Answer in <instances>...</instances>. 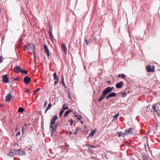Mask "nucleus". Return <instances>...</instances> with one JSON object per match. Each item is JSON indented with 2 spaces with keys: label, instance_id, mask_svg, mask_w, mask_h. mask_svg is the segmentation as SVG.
Listing matches in <instances>:
<instances>
[{
  "label": "nucleus",
  "instance_id": "f257e3e1",
  "mask_svg": "<svg viewBox=\"0 0 160 160\" xmlns=\"http://www.w3.org/2000/svg\"><path fill=\"white\" fill-rule=\"evenodd\" d=\"M152 108L155 112L156 113L158 116L160 115V102H158L156 105H153L152 106Z\"/></svg>",
  "mask_w": 160,
  "mask_h": 160
},
{
  "label": "nucleus",
  "instance_id": "f03ea898",
  "mask_svg": "<svg viewBox=\"0 0 160 160\" xmlns=\"http://www.w3.org/2000/svg\"><path fill=\"white\" fill-rule=\"evenodd\" d=\"M96 39V38L95 36H92L90 37L88 41L85 40L86 43L88 45L89 43H92L94 42H95Z\"/></svg>",
  "mask_w": 160,
  "mask_h": 160
},
{
  "label": "nucleus",
  "instance_id": "7ed1b4c3",
  "mask_svg": "<svg viewBox=\"0 0 160 160\" xmlns=\"http://www.w3.org/2000/svg\"><path fill=\"white\" fill-rule=\"evenodd\" d=\"M58 126V124L56 123L55 125H52V127H50V125H49L50 128L52 129L51 136H52L53 133H54L56 131V128H57Z\"/></svg>",
  "mask_w": 160,
  "mask_h": 160
},
{
  "label": "nucleus",
  "instance_id": "20e7f679",
  "mask_svg": "<svg viewBox=\"0 0 160 160\" xmlns=\"http://www.w3.org/2000/svg\"><path fill=\"white\" fill-rule=\"evenodd\" d=\"M58 117L57 115L53 117L51 119V122L50 123V126L52 127V125L54 124L56 121L58 119Z\"/></svg>",
  "mask_w": 160,
  "mask_h": 160
},
{
  "label": "nucleus",
  "instance_id": "39448f33",
  "mask_svg": "<svg viewBox=\"0 0 160 160\" xmlns=\"http://www.w3.org/2000/svg\"><path fill=\"white\" fill-rule=\"evenodd\" d=\"M147 71L148 72H153L155 71L154 66H153L152 67L151 66L148 65L146 67Z\"/></svg>",
  "mask_w": 160,
  "mask_h": 160
},
{
  "label": "nucleus",
  "instance_id": "423d86ee",
  "mask_svg": "<svg viewBox=\"0 0 160 160\" xmlns=\"http://www.w3.org/2000/svg\"><path fill=\"white\" fill-rule=\"evenodd\" d=\"M16 155L22 156L25 154V152L22 150L19 149L16 150Z\"/></svg>",
  "mask_w": 160,
  "mask_h": 160
},
{
  "label": "nucleus",
  "instance_id": "0eeeda50",
  "mask_svg": "<svg viewBox=\"0 0 160 160\" xmlns=\"http://www.w3.org/2000/svg\"><path fill=\"white\" fill-rule=\"evenodd\" d=\"M16 150H10L8 155L11 157H12L15 155H16Z\"/></svg>",
  "mask_w": 160,
  "mask_h": 160
},
{
  "label": "nucleus",
  "instance_id": "6e6552de",
  "mask_svg": "<svg viewBox=\"0 0 160 160\" xmlns=\"http://www.w3.org/2000/svg\"><path fill=\"white\" fill-rule=\"evenodd\" d=\"M27 49L28 50H32L33 52L34 53L35 52L34 50V46L33 44L31 43L28 44V46L27 47Z\"/></svg>",
  "mask_w": 160,
  "mask_h": 160
},
{
  "label": "nucleus",
  "instance_id": "1a4fd4ad",
  "mask_svg": "<svg viewBox=\"0 0 160 160\" xmlns=\"http://www.w3.org/2000/svg\"><path fill=\"white\" fill-rule=\"evenodd\" d=\"M117 95V94L116 93L114 92H112L109 93L108 95L106 96V99H108L109 98H110L111 97H115Z\"/></svg>",
  "mask_w": 160,
  "mask_h": 160
},
{
  "label": "nucleus",
  "instance_id": "9d476101",
  "mask_svg": "<svg viewBox=\"0 0 160 160\" xmlns=\"http://www.w3.org/2000/svg\"><path fill=\"white\" fill-rule=\"evenodd\" d=\"M112 91L110 89L109 87H107L102 91V92L106 95L110 93Z\"/></svg>",
  "mask_w": 160,
  "mask_h": 160
},
{
  "label": "nucleus",
  "instance_id": "9b49d317",
  "mask_svg": "<svg viewBox=\"0 0 160 160\" xmlns=\"http://www.w3.org/2000/svg\"><path fill=\"white\" fill-rule=\"evenodd\" d=\"M44 48L45 51V52L46 53L47 56L49 57L50 56V54L49 52V50L46 44H45L44 45Z\"/></svg>",
  "mask_w": 160,
  "mask_h": 160
},
{
  "label": "nucleus",
  "instance_id": "f8f14e48",
  "mask_svg": "<svg viewBox=\"0 0 160 160\" xmlns=\"http://www.w3.org/2000/svg\"><path fill=\"white\" fill-rule=\"evenodd\" d=\"M133 128H129L128 129V130L126 129L125 130V133H126V134H128L129 133L131 134H132L134 133V132L133 131Z\"/></svg>",
  "mask_w": 160,
  "mask_h": 160
},
{
  "label": "nucleus",
  "instance_id": "ddd939ff",
  "mask_svg": "<svg viewBox=\"0 0 160 160\" xmlns=\"http://www.w3.org/2000/svg\"><path fill=\"white\" fill-rule=\"evenodd\" d=\"M31 78L28 76H26L23 79L24 82L26 84L29 83L31 81Z\"/></svg>",
  "mask_w": 160,
  "mask_h": 160
},
{
  "label": "nucleus",
  "instance_id": "4468645a",
  "mask_svg": "<svg viewBox=\"0 0 160 160\" xmlns=\"http://www.w3.org/2000/svg\"><path fill=\"white\" fill-rule=\"evenodd\" d=\"M123 82L122 81L117 83L115 85L116 87L117 88H122V85L123 84Z\"/></svg>",
  "mask_w": 160,
  "mask_h": 160
},
{
  "label": "nucleus",
  "instance_id": "2eb2a0df",
  "mask_svg": "<svg viewBox=\"0 0 160 160\" xmlns=\"http://www.w3.org/2000/svg\"><path fill=\"white\" fill-rule=\"evenodd\" d=\"M3 82L5 83H7L8 82L9 80L8 78V76L7 75H5L2 78Z\"/></svg>",
  "mask_w": 160,
  "mask_h": 160
},
{
  "label": "nucleus",
  "instance_id": "dca6fc26",
  "mask_svg": "<svg viewBox=\"0 0 160 160\" xmlns=\"http://www.w3.org/2000/svg\"><path fill=\"white\" fill-rule=\"evenodd\" d=\"M106 95L102 92V95L98 99V102H101L106 97Z\"/></svg>",
  "mask_w": 160,
  "mask_h": 160
},
{
  "label": "nucleus",
  "instance_id": "f3484780",
  "mask_svg": "<svg viewBox=\"0 0 160 160\" xmlns=\"http://www.w3.org/2000/svg\"><path fill=\"white\" fill-rule=\"evenodd\" d=\"M13 70L14 72L18 73L21 71V68L19 66H17L16 67H14Z\"/></svg>",
  "mask_w": 160,
  "mask_h": 160
},
{
  "label": "nucleus",
  "instance_id": "a211bd4d",
  "mask_svg": "<svg viewBox=\"0 0 160 160\" xmlns=\"http://www.w3.org/2000/svg\"><path fill=\"white\" fill-rule=\"evenodd\" d=\"M117 133L118 134V136L119 137H122L123 138L124 137L125 135H126V133H125V132L124 133H123L122 132H117Z\"/></svg>",
  "mask_w": 160,
  "mask_h": 160
},
{
  "label": "nucleus",
  "instance_id": "6ab92c4d",
  "mask_svg": "<svg viewBox=\"0 0 160 160\" xmlns=\"http://www.w3.org/2000/svg\"><path fill=\"white\" fill-rule=\"evenodd\" d=\"M96 131V129H95L94 130H92L90 134H89V135L88 136H87V139L89 137H92L95 134Z\"/></svg>",
  "mask_w": 160,
  "mask_h": 160
},
{
  "label": "nucleus",
  "instance_id": "aec40b11",
  "mask_svg": "<svg viewBox=\"0 0 160 160\" xmlns=\"http://www.w3.org/2000/svg\"><path fill=\"white\" fill-rule=\"evenodd\" d=\"M61 48L63 50L65 53L66 54L67 51V48L66 45L64 43H62L61 45Z\"/></svg>",
  "mask_w": 160,
  "mask_h": 160
},
{
  "label": "nucleus",
  "instance_id": "412c9836",
  "mask_svg": "<svg viewBox=\"0 0 160 160\" xmlns=\"http://www.w3.org/2000/svg\"><path fill=\"white\" fill-rule=\"evenodd\" d=\"M61 83H62V85H63V86L65 88H67V87L66 86L65 84L64 83V78L63 76V75L62 76V79H61Z\"/></svg>",
  "mask_w": 160,
  "mask_h": 160
},
{
  "label": "nucleus",
  "instance_id": "4be33fe9",
  "mask_svg": "<svg viewBox=\"0 0 160 160\" xmlns=\"http://www.w3.org/2000/svg\"><path fill=\"white\" fill-rule=\"evenodd\" d=\"M141 157L142 160H148L147 156L145 154H142L141 155Z\"/></svg>",
  "mask_w": 160,
  "mask_h": 160
},
{
  "label": "nucleus",
  "instance_id": "5701e85b",
  "mask_svg": "<svg viewBox=\"0 0 160 160\" xmlns=\"http://www.w3.org/2000/svg\"><path fill=\"white\" fill-rule=\"evenodd\" d=\"M11 97V94H9L6 97V99L8 102H9L10 101Z\"/></svg>",
  "mask_w": 160,
  "mask_h": 160
},
{
  "label": "nucleus",
  "instance_id": "b1692460",
  "mask_svg": "<svg viewBox=\"0 0 160 160\" xmlns=\"http://www.w3.org/2000/svg\"><path fill=\"white\" fill-rule=\"evenodd\" d=\"M51 107V104L50 103L48 104V107L47 108L46 111L45 112V113H46V112H47V111L49 109H50Z\"/></svg>",
  "mask_w": 160,
  "mask_h": 160
},
{
  "label": "nucleus",
  "instance_id": "393cba45",
  "mask_svg": "<svg viewBox=\"0 0 160 160\" xmlns=\"http://www.w3.org/2000/svg\"><path fill=\"white\" fill-rule=\"evenodd\" d=\"M48 33L50 39L52 41L53 36L52 34V32H48Z\"/></svg>",
  "mask_w": 160,
  "mask_h": 160
},
{
  "label": "nucleus",
  "instance_id": "a878e982",
  "mask_svg": "<svg viewBox=\"0 0 160 160\" xmlns=\"http://www.w3.org/2000/svg\"><path fill=\"white\" fill-rule=\"evenodd\" d=\"M65 103H64L63 105V106L62 107V109L63 110H64V111H65V110H67L68 109V107H65Z\"/></svg>",
  "mask_w": 160,
  "mask_h": 160
},
{
  "label": "nucleus",
  "instance_id": "bb28decb",
  "mask_svg": "<svg viewBox=\"0 0 160 160\" xmlns=\"http://www.w3.org/2000/svg\"><path fill=\"white\" fill-rule=\"evenodd\" d=\"M74 116L76 117H77L78 118L77 119L79 120H80V119L82 118V116H81V115H74Z\"/></svg>",
  "mask_w": 160,
  "mask_h": 160
},
{
  "label": "nucleus",
  "instance_id": "cd10ccee",
  "mask_svg": "<svg viewBox=\"0 0 160 160\" xmlns=\"http://www.w3.org/2000/svg\"><path fill=\"white\" fill-rule=\"evenodd\" d=\"M119 115V113H117V114H116L115 116H113L114 119L112 120V121H114V119H117L118 118V116Z\"/></svg>",
  "mask_w": 160,
  "mask_h": 160
},
{
  "label": "nucleus",
  "instance_id": "c85d7f7f",
  "mask_svg": "<svg viewBox=\"0 0 160 160\" xmlns=\"http://www.w3.org/2000/svg\"><path fill=\"white\" fill-rule=\"evenodd\" d=\"M69 112L67 111L64 113L63 117L64 118H66L68 117V114H69Z\"/></svg>",
  "mask_w": 160,
  "mask_h": 160
},
{
  "label": "nucleus",
  "instance_id": "c756f323",
  "mask_svg": "<svg viewBox=\"0 0 160 160\" xmlns=\"http://www.w3.org/2000/svg\"><path fill=\"white\" fill-rule=\"evenodd\" d=\"M24 111L23 108L21 107H19L18 109V111L19 112H22Z\"/></svg>",
  "mask_w": 160,
  "mask_h": 160
},
{
  "label": "nucleus",
  "instance_id": "7c9ffc66",
  "mask_svg": "<svg viewBox=\"0 0 160 160\" xmlns=\"http://www.w3.org/2000/svg\"><path fill=\"white\" fill-rule=\"evenodd\" d=\"M64 112V110H63L62 109L61 110L59 113V116L60 117H61L62 116V114Z\"/></svg>",
  "mask_w": 160,
  "mask_h": 160
},
{
  "label": "nucleus",
  "instance_id": "2f4dec72",
  "mask_svg": "<svg viewBox=\"0 0 160 160\" xmlns=\"http://www.w3.org/2000/svg\"><path fill=\"white\" fill-rule=\"evenodd\" d=\"M120 93L122 94V97L123 98L125 97L126 96V94L125 91L122 93V92H120Z\"/></svg>",
  "mask_w": 160,
  "mask_h": 160
},
{
  "label": "nucleus",
  "instance_id": "473e14b6",
  "mask_svg": "<svg viewBox=\"0 0 160 160\" xmlns=\"http://www.w3.org/2000/svg\"><path fill=\"white\" fill-rule=\"evenodd\" d=\"M121 76V78H124L125 77V75L124 74H120L118 75V77H119Z\"/></svg>",
  "mask_w": 160,
  "mask_h": 160
},
{
  "label": "nucleus",
  "instance_id": "72a5a7b5",
  "mask_svg": "<svg viewBox=\"0 0 160 160\" xmlns=\"http://www.w3.org/2000/svg\"><path fill=\"white\" fill-rule=\"evenodd\" d=\"M40 90V88H37L36 90L33 92V95H34L37 92H38Z\"/></svg>",
  "mask_w": 160,
  "mask_h": 160
},
{
  "label": "nucleus",
  "instance_id": "f704fd0d",
  "mask_svg": "<svg viewBox=\"0 0 160 160\" xmlns=\"http://www.w3.org/2000/svg\"><path fill=\"white\" fill-rule=\"evenodd\" d=\"M49 32H52V28L50 25L49 26Z\"/></svg>",
  "mask_w": 160,
  "mask_h": 160
},
{
  "label": "nucleus",
  "instance_id": "c9c22d12",
  "mask_svg": "<svg viewBox=\"0 0 160 160\" xmlns=\"http://www.w3.org/2000/svg\"><path fill=\"white\" fill-rule=\"evenodd\" d=\"M21 72L22 73H25L26 74H27L28 73V72L26 70H21Z\"/></svg>",
  "mask_w": 160,
  "mask_h": 160
},
{
  "label": "nucleus",
  "instance_id": "e433bc0d",
  "mask_svg": "<svg viewBox=\"0 0 160 160\" xmlns=\"http://www.w3.org/2000/svg\"><path fill=\"white\" fill-rule=\"evenodd\" d=\"M69 122H71V123H70V125L71 126V125H72V124H73V122H74V121H73V120H72V119H71L70 120V121Z\"/></svg>",
  "mask_w": 160,
  "mask_h": 160
},
{
  "label": "nucleus",
  "instance_id": "4c0bfd02",
  "mask_svg": "<svg viewBox=\"0 0 160 160\" xmlns=\"http://www.w3.org/2000/svg\"><path fill=\"white\" fill-rule=\"evenodd\" d=\"M53 78L55 80H59V78L57 76L54 77Z\"/></svg>",
  "mask_w": 160,
  "mask_h": 160
},
{
  "label": "nucleus",
  "instance_id": "58836bf2",
  "mask_svg": "<svg viewBox=\"0 0 160 160\" xmlns=\"http://www.w3.org/2000/svg\"><path fill=\"white\" fill-rule=\"evenodd\" d=\"M94 146H93V145H91L89 147H88V150L89 151H91V150L90 149V148H94Z\"/></svg>",
  "mask_w": 160,
  "mask_h": 160
},
{
  "label": "nucleus",
  "instance_id": "ea45409f",
  "mask_svg": "<svg viewBox=\"0 0 160 160\" xmlns=\"http://www.w3.org/2000/svg\"><path fill=\"white\" fill-rule=\"evenodd\" d=\"M2 61H3V60H2V56H1L0 57V63L2 62Z\"/></svg>",
  "mask_w": 160,
  "mask_h": 160
},
{
  "label": "nucleus",
  "instance_id": "a19ab883",
  "mask_svg": "<svg viewBox=\"0 0 160 160\" xmlns=\"http://www.w3.org/2000/svg\"><path fill=\"white\" fill-rule=\"evenodd\" d=\"M48 103V102L47 101H46L44 103V106L45 107H46V105Z\"/></svg>",
  "mask_w": 160,
  "mask_h": 160
},
{
  "label": "nucleus",
  "instance_id": "79ce46f5",
  "mask_svg": "<svg viewBox=\"0 0 160 160\" xmlns=\"http://www.w3.org/2000/svg\"><path fill=\"white\" fill-rule=\"evenodd\" d=\"M59 80H55V81L54 82V83L55 85H56L58 82Z\"/></svg>",
  "mask_w": 160,
  "mask_h": 160
},
{
  "label": "nucleus",
  "instance_id": "37998d69",
  "mask_svg": "<svg viewBox=\"0 0 160 160\" xmlns=\"http://www.w3.org/2000/svg\"><path fill=\"white\" fill-rule=\"evenodd\" d=\"M30 91V90L28 89H27L26 90V93H29Z\"/></svg>",
  "mask_w": 160,
  "mask_h": 160
},
{
  "label": "nucleus",
  "instance_id": "c03bdc74",
  "mask_svg": "<svg viewBox=\"0 0 160 160\" xmlns=\"http://www.w3.org/2000/svg\"><path fill=\"white\" fill-rule=\"evenodd\" d=\"M109 88H110V90H111V91H112V90L114 89V87H109Z\"/></svg>",
  "mask_w": 160,
  "mask_h": 160
},
{
  "label": "nucleus",
  "instance_id": "a18cd8bd",
  "mask_svg": "<svg viewBox=\"0 0 160 160\" xmlns=\"http://www.w3.org/2000/svg\"><path fill=\"white\" fill-rule=\"evenodd\" d=\"M78 132V130H76L75 132H74L73 133L75 135Z\"/></svg>",
  "mask_w": 160,
  "mask_h": 160
},
{
  "label": "nucleus",
  "instance_id": "49530a36",
  "mask_svg": "<svg viewBox=\"0 0 160 160\" xmlns=\"http://www.w3.org/2000/svg\"><path fill=\"white\" fill-rule=\"evenodd\" d=\"M20 133H20V132H18L16 134V136H18L20 135Z\"/></svg>",
  "mask_w": 160,
  "mask_h": 160
},
{
  "label": "nucleus",
  "instance_id": "de8ad7c7",
  "mask_svg": "<svg viewBox=\"0 0 160 160\" xmlns=\"http://www.w3.org/2000/svg\"><path fill=\"white\" fill-rule=\"evenodd\" d=\"M57 73L56 72H55L53 74V78L56 76H57Z\"/></svg>",
  "mask_w": 160,
  "mask_h": 160
},
{
  "label": "nucleus",
  "instance_id": "09e8293b",
  "mask_svg": "<svg viewBox=\"0 0 160 160\" xmlns=\"http://www.w3.org/2000/svg\"><path fill=\"white\" fill-rule=\"evenodd\" d=\"M89 145L88 144V143H87L85 145H84V147H85V146H88Z\"/></svg>",
  "mask_w": 160,
  "mask_h": 160
},
{
  "label": "nucleus",
  "instance_id": "8fccbe9b",
  "mask_svg": "<svg viewBox=\"0 0 160 160\" xmlns=\"http://www.w3.org/2000/svg\"><path fill=\"white\" fill-rule=\"evenodd\" d=\"M68 111L69 112V113H70V112H71L72 111V110H68Z\"/></svg>",
  "mask_w": 160,
  "mask_h": 160
},
{
  "label": "nucleus",
  "instance_id": "3c124183",
  "mask_svg": "<svg viewBox=\"0 0 160 160\" xmlns=\"http://www.w3.org/2000/svg\"><path fill=\"white\" fill-rule=\"evenodd\" d=\"M107 82L109 84H110L111 83V81H107Z\"/></svg>",
  "mask_w": 160,
  "mask_h": 160
},
{
  "label": "nucleus",
  "instance_id": "603ef678",
  "mask_svg": "<svg viewBox=\"0 0 160 160\" xmlns=\"http://www.w3.org/2000/svg\"><path fill=\"white\" fill-rule=\"evenodd\" d=\"M68 95L69 96H70V93L69 92H68Z\"/></svg>",
  "mask_w": 160,
  "mask_h": 160
},
{
  "label": "nucleus",
  "instance_id": "864d4df0",
  "mask_svg": "<svg viewBox=\"0 0 160 160\" xmlns=\"http://www.w3.org/2000/svg\"><path fill=\"white\" fill-rule=\"evenodd\" d=\"M70 134H72V132H70Z\"/></svg>",
  "mask_w": 160,
  "mask_h": 160
},
{
  "label": "nucleus",
  "instance_id": "5fc2aeb1",
  "mask_svg": "<svg viewBox=\"0 0 160 160\" xmlns=\"http://www.w3.org/2000/svg\"><path fill=\"white\" fill-rule=\"evenodd\" d=\"M81 122L82 124H83V121H81Z\"/></svg>",
  "mask_w": 160,
  "mask_h": 160
},
{
  "label": "nucleus",
  "instance_id": "6e6d98bb",
  "mask_svg": "<svg viewBox=\"0 0 160 160\" xmlns=\"http://www.w3.org/2000/svg\"><path fill=\"white\" fill-rule=\"evenodd\" d=\"M130 92V90H129V91L128 92V93H129Z\"/></svg>",
  "mask_w": 160,
  "mask_h": 160
},
{
  "label": "nucleus",
  "instance_id": "4d7b16f0",
  "mask_svg": "<svg viewBox=\"0 0 160 160\" xmlns=\"http://www.w3.org/2000/svg\"><path fill=\"white\" fill-rule=\"evenodd\" d=\"M78 128H79L78 127H77V128H76L77 130H78Z\"/></svg>",
  "mask_w": 160,
  "mask_h": 160
},
{
  "label": "nucleus",
  "instance_id": "13d9d810",
  "mask_svg": "<svg viewBox=\"0 0 160 160\" xmlns=\"http://www.w3.org/2000/svg\"><path fill=\"white\" fill-rule=\"evenodd\" d=\"M155 130H156V131L157 132V130H158V128H157V129H156H156H155Z\"/></svg>",
  "mask_w": 160,
  "mask_h": 160
},
{
  "label": "nucleus",
  "instance_id": "bf43d9fd",
  "mask_svg": "<svg viewBox=\"0 0 160 160\" xmlns=\"http://www.w3.org/2000/svg\"><path fill=\"white\" fill-rule=\"evenodd\" d=\"M76 114H77V113H75V112H74V114L75 115H76Z\"/></svg>",
  "mask_w": 160,
  "mask_h": 160
},
{
  "label": "nucleus",
  "instance_id": "052dcab7",
  "mask_svg": "<svg viewBox=\"0 0 160 160\" xmlns=\"http://www.w3.org/2000/svg\"><path fill=\"white\" fill-rule=\"evenodd\" d=\"M101 91L100 90H99L98 91V92H100Z\"/></svg>",
  "mask_w": 160,
  "mask_h": 160
},
{
  "label": "nucleus",
  "instance_id": "680f3d73",
  "mask_svg": "<svg viewBox=\"0 0 160 160\" xmlns=\"http://www.w3.org/2000/svg\"><path fill=\"white\" fill-rule=\"evenodd\" d=\"M22 131L23 132V127H22Z\"/></svg>",
  "mask_w": 160,
  "mask_h": 160
},
{
  "label": "nucleus",
  "instance_id": "e2e57ef3",
  "mask_svg": "<svg viewBox=\"0 0 160 160\" xmlns=\"http://www.w3.org/2000/svg\"><path fill=\"white\" fill-rule=\"evenodd\" d=\"M69 98H71V97L70 96H69Z\"/></svg>",
  "mask_w": 160,
  "mask_h": 160
},
{
  "label": "nucleus",
  "instance_id": "0e129e2a",
  "mask_svg": "<svg viewBox=\"0 0 160 160\" xmlns=\"http://www.w3.org/2000/svg\"><path fill=\"white\" fill-rule=\"evenodd\" d=\"M14 80H16V78H14Z\"/></svg>",
  "mask_w": 160,
  "mask_h": 160
},
{
  "label": "nucleus",
  "instance_id": "69168bd1",
  "mask_svg": "<svg viewBox=\"0 0 160 160\" xmlns=\"http://www.w3.org/2000/svg\"><path fill=\"white\" fill-rule=\"evenodd\" d=\"M159 157H160V154H159Z\"/></svg>",
  "mask_w": 160,
  "mask_h": 160
},
{
  "label": "nucleus",
  "instance_id": "338daca9",
  "mask_svg": "<svg viewBox=\"0 0 160 160\" xmlns=\"http://www.w3.org/2000/svg\"><path fill=\"white\" fill-rule=\"evenodd\" d=\"M95 93V92L94 91V92H93V93Z\"/></svg>",
  "mask_w": 160,
  "mask_h": 160
},
{
  "label": "nucleus",
  "instance_id": "774afa93",
  "mask_svg": "<svg viewBox=\"0 0 160 160\" xmlns=\"http://www.w3.org/2000/svg\"><path fill=\"white\" fill-rule=\"evenodd\" d=\"M0 107H1V105L0 104Z\"/></svg>",
  "mask_w": 160,
  "mask_h": 160
}]
</instances>
